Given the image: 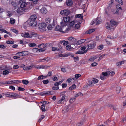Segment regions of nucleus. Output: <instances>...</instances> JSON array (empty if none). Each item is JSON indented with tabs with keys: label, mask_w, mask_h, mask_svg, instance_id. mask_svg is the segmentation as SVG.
<instances>
[{
	"label": "nucleus",
	"mask_w": 126,
	"mask_h": 126,
	"mask_svg": "<svg viewBox=\"0 0 126 126\" xmlns=\"http://www.w3.org/2000/svg\"><path fill=\"white\" fill-rule=\"evenodd\" d=\"M28 5L27 3L25 2H23L20 5L21 9L24 11V12H26L27 8H26Z\"/></svg>",
	"instance_id": "39448f33"
},
{
	"label": "nucleus",
	"mask_w": 126,
	"mask_h": 126,
	"mask_svg": "<svg viewBox=\"0 0 126 126\" xmlns=\"http://www.w3.org/2000/svg\"><path fill=\"white\" fill-rule=\"evenodd\" d=\"M81 76V75L80 74H76L75 75V77L77 79H78L79 77H80Z\"/></svg>",
	"instance_id": "680f3d73"
},
{
	"label": "nucleus",
	"mask_w": 126,
	"mask_h": 126,
	"mask_svg": "<svg viewBox=\"0 0 126 126\" xmlns=\"http://www.w3.org/2000/svg\"><path fill=\"white\" fill-rule=\"evenodd\" d=\"M5 95L6 97H12V94L11 92H7V93L5 94Z\"/></svg>",
	"instance_id": "6ab92c4d"
},
{
	"label": "nucleus",
	"mask_w": 126,
	"mask_h": 126,
	"mask_svg": "<svg viewBox=\"0 0 126 126\" xmlns=\"http://www.w3.org/2000/svg\"><path fill=\"white\" fill-rule=\"evenodd\" d=\"M45 105L43 104L41 106V109L42 111H45L46 110L45 109Z\"/></svg>",
	"instance_id": "cd10ccee"
},
{
	"label": "nucleus",
	"mask_w": 126,
	"mask_h": 126,
	"mask_svg": "<svg viewBox=\"0 0 126 126\" xmlns=\"http://www.w3.org/2000/svg\"><path fill=\"white\" fill-rule=\"evenodd\" d=\"M59 89V87L58 86H57L56 87H55V86H53L52 87V89L53 90H56Z\"/></svg>",
	"instance_id": "4d7b16f0"
},
{
	"label": "nucleus",
	"mask_w": 126,
	"mask_h": 126,
	"mask_svg": "<svg viewBox=\"0 0 126 126\" xmlns=\"http://www.w3.org/2000/svg\"><path fill=\"white\" fill-rule=\"evenodd\" d=\"M108 73H109L110 75L111 76H112L115 73L114 72L112 71L110 72V71H109L108 72Z\"/></svg>",
	"instance_id": "ea45409f"
},
{
	"label": "nucleus",
	"mask_w": 126,
	"mask_h": 126,
	"mask_svg": "<svg viewBox=\"0 0 126 126\" xmlns=\"http://www.w3.org/2000/svg\"><path fill=\"white\" fill-rule=\"evenodd\" d=\"M21 83V81L20 80H12V84H16L18 83Z\"/></svg>",
	"instance_id": "2eb2a0df"
},
{
	"label": "nucleus",
	"mask_w": 126,
	"mask_h": 126,
	"mask_svg": "<svg viewBox=\"0 0 126 126\" xmlns=\"http://www.w3.org/2000/svg\"><path fill=\"white\" fill-rule=\"evenodd\" d=\"M117 2H119L121 4H123V1L122 0H115Z\"/></svg>",
	"instance_id": "6e6d98bb"
},
{
	"label": "nucleus",
	"mask_w": 126,
	"mask_h": 126,
	"mask_svg": "<svg viewBox=\"0 0 126 126\" xmlns=\"http://www.w3.org/2000/svg\"><path fill=\"white\" fill-rule=\"evenodd\" d=\"M94 29H89V30L87 31L86 32V33L87 34L91 33L93 32H94Z\"/></svg>",
	"instance_id": "a211bd4d"
},
{
	"label": "nucleus",
	"mask_w": 126,
	"mask_h": 126,
	"mask_svg": "<svg viewBox=\"0 0 126 126\" xmlns=\"http://www.w3.org/2000/svg\"><path fill=\"white\" fill-rule=\"evenodd\" d=\"M6 43L7 44H13L14 43V42L13 41H6Z\"/></svg>",
	"instance_id": "49530a36"
},
{
	"label": "nucleus",
	"mask_w": 126,
	"mask_h": 126,
	"mask_svg": "<svg viewBox=\"0 0 126 126\" xmlns=\"http://www.w3.org/2000/svg\"><path fill=\"white\" fill-rule=\"evenodd\" d=\"M37 16L35 15H32L30 16V20H36Z\"/></svg>",
	"instance_id": "f8f14e48"
},
{
	"label": "nucleus",
	"mask_w": 126,
	"mask_h": 126,
	"mask_svg": "<svg viewBox=\"0 0 126 126\" xmlns=\"http://www.w3.org/2000/svg\"><path fill=\"white\" fill-rule=\"evenodd\" d=\"M69 44V42H68L67 41H64V43H63V45L64 46L68 44Z\"/></svg>",
	"instance_id": "13d9d810"
},
{
	"label": "nucleus",
	"mask_w": 126,
	"mask_h": 126,
	"mask_svg": "<svg viewBox=\"0 0 126 126\" xmlns=\"http://www.w3.org/2000/svg\"><path fill=\"white\" fill-rule=\"evenodd\" d=\"M58 48L59 49V50L60 51L61 50H62V47L61 45L60 44H59L58 45Z\"/></svg>",
	"instance_id": "0e129e2a"
},
{
	"label": "nucleus",
	"mask_w": 126,
	"mask_h": 126,
	"mask_svg": "<svg viewBox=\"0 0 126 126\" xmlns=\"http://www.w3.org/2000/svg\"><path fill=\"white\" fill-rule=\"evenodd\" d=\"M18 90L19 91H23L25 90V89L24 88H21L20 87H19L18 88Z\"/></svg>",
	"instance_id": "79ce46f5"
},
{
	"label": "nucleus",
	"mask_w": 126,
	"mask_h": 126,
	"mask_svg": "<svg viewBox=\"0 0 126 126\" xmlns=\"http://www.w3.org/2000/svg\"><path fill=\"white\" fill-rule=\"evenodd\" d=\"M71 30V27H68V28H66L65 30L64 29V28L60 27L59 26H57L55 30V31H57L62 32H65L67 31L70 30Z\"/></svg>",
	"instance_id": "7ed1b4c3"
},
{
	"label": "nucleus",
	"mask_w": 126,
	"mask_h": 126,
	"mask_svg": "<svg viewBox=\"0 0 126 126\" xmlns=\"http://www.w3.org/2000/svg\"><path fill=\"white\" fill-rule=\"evenodd\" d=\"M52 49L53 51H60L59 50V49L58 48V47H52Z\"/></svg>",
	"instance_id": "a19ab883"
},
{
	"label": "nucleus",
	"mask_w": 126,
	"mask_h": 126,
	"mask_svg": "<svg viewBox=\"0 0 126 126\" xmlns=\"http://www.w3.org/2000/svg\"><path fill=\"white\" fill-rule=\"evenodd\" d=\"M116 8H117V9L119 10H122V9L121 8V6H120V4H118V5H116Z\"/></svg>",
	"instance_id": "c03bdc74"
},
{
	"label": "nucleus",
	"mask_w": 126,
	"mask_h": 126,
	"mask_svg": "<svg viewBox=\"0 0 126 126\" xmlns=\"http://www.w3.org/2000/svg\"><path fill=\"white\" fill-rule=\"evenodd\" d=\"M7 15L8 16H10L12 15V13L8 11L7 12Z\"/></svg>",
	"instance_id": "a18cd8bd"
},
{
	"label": "nucleus",
	"mask_w": 126,
	"mask_h": 126,
	"mask_svg": "<svg viewBox=\"0 0 126 126\" xmlns=\"http://www.w3.org/2000/svg\"><path fill=\"white\" fill-rule=\"evenodd\" d=\"M96 45V42L93 41L91 42L90 44L87 45L88 49H93L95 47Z\"/></svg>",
	"instance_id": "0eeeda50"
},
{
	"label": "nucleus",
	"mask_w": 126,
	"mask_h": 126,
	"mask_svg": "<svg viewBox=\"0 0 126 126\" xmlns=\"http://www.w3.org/2000/svg\"><path fill=\"white\" fill-rule=\"evenodd\" d=\"M53 92L54 91H47L48 94H52L53 93Z\"/></svg>",
	"instance_id": "774afa93"
},
{
	"label": "nucleus",
	"mask_w": 126,
	"mask_h": 126,
	"mask_svg": "<svg viewBox=\"0 0 126 126\" xmlns=\"http://www.w3.org/2000/svg\"><path fill=\"white\" fill-rule=\"evenodd\" d=\"M17 12L18 13H22L24 12V11L21 9V8H18L17 10Z\"/></svg>",
	"instance_id": "393cba45"
},
{
	"label": "nucleus",
	"mask_w": 126,
	"mask_h": 126,
	"mask_svg": "<svg viewBox=\"0 0 126 126\" xmlns=\"http://www.w3.org/2000/svg\"><path fill=\"white\" fill-rule=\"evenodd\" d=\"M86 50L84 51H78L76 52V53L78 54H83L86 53Z\"/></svg>",
	"instance_id": "2f4dec72"
},
{
	"label": "nucleus",
	"mask_w": 126,
	"mask_h": 126,
	"mask_svg": "<svg viewBox=\"0 0 126 126\" xmlns=\"http://www.w3.org/2000/svg\"><path fill=\"white\" fill-rule=\"evenodd\" d=\"M102 21V20L99 17H98L97 18V19H94L92 21L91 23V25H93L94 23L96 25L99 24Z\"/></svg>",
	"instance_id": "423d86ee"
},
{
	"label": "nucleus",
	"mask_w": 126,
	"mask_h": 126,
	"mask_svg": "<svg viewBox=\"0 0 126 126\" xmlns=\"http://www.w3.org/2000/svg\"><path fill=\"white\" fill-rule=\"evenodd\" d=\"M51 21V19L50 18H47L46 19V23H47L49 24L50 23Z\"/></svg>",
	"instance_id": "72a5a7b5"
},
{
	"label": "nucleus",
	"mask_w": 126,
	"mask_h": 126,
	"mask_svg": "<svg viewBox=\"0 0 126 126\" xmlns=\"http://www.w3.org/2000/svg\"><path fill=\"white\" fill-rule=\"evenodd\" d=\"M125 61H122L120 62H117L116 63V65L118 66H119L120 65H121L124 64V62H125Z\"/></svg>",
	"instance_id": "b1692460"
},
{
	"label": "nucleus",
	"mask_w": 126,
	"mask_h": 126,
	"mask_svg": "<svg viewBox=\"0 0 126 126\" xmlns=\"http://www.w3.org/2000/svg\"><path fill=\"white\" fill-rule=\"evenodd\" d=\"M0 31L2 32H5V33H7L8 32L6 30L2 29H0Z\"/></svg>",
	"instance_id": "5fc2aeb1"
},
{
	"label": "nucleus",
	"mask_w": 126,
	"mask_h": 126,
	"mask_svg": "<svg viewBox=\"0 0 126 126\" xmlns=\"http://www.w3.org/2000/svg\"><path fill=\"white\" fill-rule=\"evenodd\" d=\"M106 42L109 45H111V43L110 42L109 40H108L107 39H106Z\"/></svg>",
	"instance_id": "338daca9"
},
{
	"label": "nucleus",
	"mask_w": 126,
	"mask_h": 126,
	"mask_svg": "<svg viewBox=\"0 0 126 126\" xmlns=\"http://www.w3.org/2000/svg\"><path fill=\"white\" fill-rule=\"evenodd\" d=\"M22 52V55L21 56H26L28 54V52L27 51H23Z\"/></svg>",
	"instance_id": "5701e85b"
},
{
	"label": "nucleus",
	"mask_w": 126,
	"mask_h": 126,
	"mask_svg": "<svg viewBox=\"0 0 126 126\" xmlns=\"http://www.w3.org/2000/svg\"><path fill=\"white\" fill-rule=\"evenodd\" d=\"M12 97H14L18 96V95L16 93H12Z\"/></svg>",
	"instance_id": "8fccbe9b"
},
{
	"label": "nucleus",
	"mask_w": 126,
	"mask_h": 126,
	"mask_svg": "<svg viewBox=\"0 0 126 126\" xmlns=\"http://www.w3.org/2000/svg\"><path fill=\"white\" fill-rule=\"evenodd\" d=\"M80 26V25L79 24H77L75 25V27L76 29H78Z\"/></svg>",
	"instance_id": "052dcab7"
},
{
	"label": "nucleus",
	"mask_w": 126,
	"mask_h": 126,
	"mask_svg": "<svg viewBox=\"0 0 126 126\" xmlns=\"http://www.w3.org/2000/svg\"><path fill=\"white\" fill-rule=\"evenodd\" d=\"M46 46V45H44L43 44H41L38 46V47L41 49H43Z\"/></svg>",
	"instance_id": "f3484780"
},
{
	"label": "nucleus",
	"mask_w": 126,
	"mask_h": 126,
	"mask_svg": "<svg viewBox=\"0 0 126 126\" xmlns=\"http://www.w3.org/2000/svg\"><path fill=\"white\" fill-rule=\"evenodd\" d=\"M46 26V24L44 23H40L39 25V28L40 29H42L45 28Z\"/></svg>",
	"instance_id": "9d476101"
},
{
	"label": "nucleus",
	"mask_w": 126,
	"mask_h": 126,
	"mask_svg": "<svg viewBox=\"0 0 126 126\" xmlns=\"http://www.w3.org/2000/svg\"><path fill=\"white\" fill-rule=\"evenodd\" d=\"M5 84H12V80L11 81H6L5 82Z\"/></svg>",
	"instance_id": "de8ad7c7"
},
{
	"label": "nucleus",
	"mask_w": 126,
	"mask_h": 126,
	"mask_svg": "<svg viewBox=\"0 0 126 126\" xmlns=\"http://www.w3.org/2000/svg\"><path fill=\"white\" fill-rule=\"evenodd\" d=\"M75 17L77 18H80L81 19H83V17L82 14L76 15L75 16Z\"/></svg>",
	"instance_id": "aec40b11"
},
{
	"label": "nucleus",
	"mask_w": 126,
	"mask_h": 126,
	"mask_svg": "<svg viewBox=\"0 0 126 126\" xmlns=\"http://www.w3.org/2000/svg\"><path fill=\"white\" fill-rule=\"evenodd\" d=\"M76 86L75 84H73L69 88V90H71L73 89L76 88Z\"/></svg>",
	"instance_id": "412c9836"
},
{
	"label": "nucleus",
	"mask_w": 126,
	"mask_h": 126,
	"mask_svg": "<svg viewBox=\"0 0 126 126\" xmlns=\"http://www.w3.org/2000/svg\"><path fill=\"white\" fill-rule=\"evenodd\" d=\"M117 23L113 20H111L110 21V24H109L107 23L106 24V28L108 30H110L113 29L114 27L116 26Z\"/></svg>",
	"instance_id": "f03ea898"
},
{
	"label": "nucleus",
	"mask_w": 126,
	"mask_h": 126,
	"mask_svg": "<svg viewBox=\"0 0 126 126\" xmlns=\"http://www.w3.org/2000/svg\"><path fill=\"white\" fill-rule=\"evenodd\" d=\"M52 80L54 81H56L58 80V79L56 76H55L52 78Z\"/></svg>",
	"instance_id": "58836bf2"
},
{
	"label": "nucleus",
	"mask_w": 126,
	"mask_h": 126,
	"mask_svg": "<svg viewBox=\"0 0 126 126\" xmlns=\"http://www.w3.org/2000/svg\"><path fill=\"white\" fill-rule=\"evenodd\" d=\"M44 76L43 75H40L38 77V78L37 79L38 80H40L41 79H44Z\"/></svg>",
	"instance_id": "4c0bfd02"
},
{
	"label": "nucleus",
	"mask_w": 126,
	"mask_h": 126,
	"mask_svg": "<svg viewBox=\"0 0 126 126\" xmlns=\"http://www.w3.org/2000/svg\"><path fill=\"white\" fill-rule=\"evenodd\" d=\"M97 58V57L96 56H93L89 59V60L91 62L94 61Z\"/></svg>",
	"instance_id": "dca6fc26"
},
{
	"label": "nucleus",
	"mask_w": 126,
	"mask_h": 126,
	"mask_svg": "<svg viewBox=\"0 0 126 126\" xmlns=\"http://www.w3.org/2000/svg\"><path fill=\"white\" fill-rule=\"evenodd\" d=\"M43 83L44 84H47L49 82V81L48 79L43 80Z\"/></svg>",
	"instance_id": "37998d69"
},
{
	"label": "nucleus",
	"mask_w": 126,
	"mask_h": 126,
	"mask_svg": "<svg viewBox=\"0 0 126 126\" xmlns=\"http://www.w3.org/2000/svg\"><path fill=\"white\" fill-rule=\"evenodd\" d=\"M121 89V88L119 86H117L116 88V91L117 93H119L120 92Z\"/></svg>",
	"instance_id": "c756f323"
},
{
	"label": "nucleus",
	"mask_w": 126,
	"mask_h": 126,
	"mask_svg": "<svg viewBox=\"0 0 126 126\" xmlns=\"http://www.w3.org/2000/svg\"><path fill=\"white\" fill-rule=\"evenodd\" d=\"M35 44L34 43H30L29 44V46L30 47H34L36 46Z\"/></svg>",
	"instance_id": "864d4df0"
},
{
	"label": "nucleus",
	"mask_w": 126,
	"mask_h": 126,
	"mask_svg": "<svg viewBox=\"0 0 126 126\" xmlns=\"http://www.w3.org/2000/svg\"><path fill=\"white\" fill-rule=\"evenodd\" d=\"M66 5L69 6H71L73 3L72 0H66Z\"/></svg>",
	"instance_id": "9b49d317"
},
{
	"label": "nucleus",
	"mask_w": 126,
	"mask_h": 126,
	"mask_svg": "<svg viewBox=\"0 0 126 126\" xmlns=\"http://www.w3.org/2000/svg\"><path fill=\"white\" fill-rule=\"evenodd\" d=\"M103 47V45H101L98 46L97 47V49L99 50H101L102 49Z\"/></svg>",
	"instance_id": "e433bc0d"
},
{
	"label": "nucleus",
	"mask_w": 126,
	"mask_h": 126,
	"mask_svg": "<svg viewBox=\"0 0 126 126\" xmlns=\"http://www.w3.org/2000/svg\"><path fill=\"white\" fill-rule=\"evenodd\" d=\"M30 21L29 22L30 25L33 26H34L37 24V23L36 20H30Z\"/></svg>",
	"instance_id": "1a4fd4ad"
},
{
	"label": "nucleus",
	"mask_w": 126,
	"mask_h": 126,
	"mask_svg": "<svg viewBox=\"0 0 126 126\" xmlns=\"http://www.w3.org/2000/svg\"><path fill=\"white\" fill-rule=\"evenodd\" d=\"M92 81L93 83H96L98 82V80L95 78H93L92 79Z\"/></svg>",
	"instance_id": "7c9ffc66"
},
{
	"label": "nucleus",
	"mask_w": 126,
	"mask_h": 126,
	"mask_svg": "<svg viewBox=\"0 0 126 126\" xmlns=\"http://www.w3.org/2000/svg\"><path fill=\"white\" fill-rule=\"evenodd\" d=\"M31 35L32 36H33L34 37H36L37 36L38 34L35 33L34 32H32L31 33Z\"/></svg>",
	"instance_id": "09e8293b"
},
{
	"label": "nucleus",
	"mask_w": 126,
	"mask_h": 126,
	"mask_svg": "<svg viewBox=\"0 0 126 126\" xmlns=\"http://www.w3.org/2000/svg\"><path fill=\"white\" fill-rule=\"evenodd\" d=\"M35 49L36 50V51H39V52H41L43 51H44V50L42 49H39L38 48H35Z\"/></svg>",
	"instance_id": "603ef678"
},
{
	"label": "nucleus",
	"mask_w": 126,
	"mask_h": 126,
	"mask_svg": "<svg viewBox=\"0 0 126 126\" xmlns=\"http://www.w3.org/2000/svg\"><path fill=\"white\" fill-rule=\"evenodd\" d=\"M70 11L68 10H61L60 14L63 15H67L70 14Z\"/></svg>",
	"instance_id": "6e6552de"
},
{
	"label": "nucleus",
	"mask_w": 126,
	"mask_h": 126,
	"mask_svg": "<svg viewBox=\"0 0 126 126\" xmlns=\"http://www.w3.org/2000/svg\"><path fill=\"white\" fill-rule=\"evenodd\" d=\"M9 73V71L7 70H4L3 72V74L4 75L8 74Z\"/></svg>",
	"instance_id": "473e14b6"
},
{
	"label": "nucleus",
	"mask_w": 126,
	"mask_h": 126,
	"mask_svg": "<svg viewBox=\"0 0 126 126\" xmlns=\"http://www.w3.org/2000/svg\"><path fill=\"white\" fill-rule=\"evenodd\" d=\"M66 48L68 50H72L73 49V47H71L70 45H69L66 46Z\"/></svg>",
	"instance_id": "bb28decb"
},
{
	"label": "nucleus",
	"mask_w": 126,
	"mask_h": 126,
	"mask_svg": "<svg viewBox=\"0 0 126 126\" xmlns=\"http://www.w3.org/2000/svg\"><path fill=\"white\" fill-rule=\"evenodd\" d=\"M47 91H46L40 93V95L41 96L45 95L47 94H48Z\"/></svg>",
	"instance_id": "4be33fe9"
},
{
	"label": "nucleus",
	"mask_w": 126,
	"mask_h": 126,
	"mask_svg": "<svg viewBox=\"0 0 126 126\" xmlns=\"http://www.w3.org/2000/svg\"><path fill=\"white\" fill-rule=\"evenodd\" d=\"M15 22V19L13 18H11L10 21V23L12 24H13Z\"/></svg>",
	"instance_id": "f704fd0d"
},
{
	"label": "nucleus",
	"mask_w": 126,
	"mask_h": 126,
	"mask_svg": "<svg viewBox=\"0 0 126 126\" xmlns=\"http://www.w3.org/2000/svg\"><path fill=\"white\" fill-rule=\"evenodd\" d=\"M68 40L69 41V43L71 45H77V40L74 38L73 37H70L68 38Z\"/></svg>",
	"instance_id": "20e7f679"
},
{
	"label": "nucleus",
	"mask_w": 126,
	"mask_h": 126,
	"mask_svg": "<svg viewBox=\"0 0 126 126\" xmlns=\"http://www.w3.org/2000/svg\"><path fill=\"white\" fill-rule=\"evenodd\" d=\"M70 17L68 16L64 17L62 21L61 22V27L64 28V29L65 26L67 25V23L70 22Z\"/></svg>",
	"instance_id": "f257e3e1"
},
{
	"label": "nucleus",
	"mask_w": 126,
	"mask_h": 126,
	"mask_svg": "<svg viewBox=\"0 0 126 126\" xmlns=\"http://www.w3.org/2000/svg\"><path fill=\"white\" fill-rule=\"evenodd\" d=\"M22 82L23 83L26 85L27 84L29 83V81L27 80H23Z\"/></svg>",
	"instance_id": "c85d7f7f"
},
{
	"label": "nucleus",
	"mask_w": 126,
	"mask_h": 126,
	"mask_svg": "<svg viewBox=\"0 0 126 126\" xmlns=\"http://www.w3.org/2000/svg\"><path fill=\"white\" fill-rule=\"evenodd\" d=\"M85 40L84 39H81L78 40L77 42V45L80 44L84 43Z\"/></svg>",
	"instance_id": "4468645a"
},
{
	"label": "nucleus",
	"mask_w": 126,
	"mask_h": 126,
	"mask_svg": "<svg viewBox=\"0 0 126 126\" xmlns=\"http://www.w3.org/2000/svg\"><path fill=\"white\" fill-rule=\"evenodd\" d=\"M83 95V94L81 93H79L76 94L75 95V97H77L78 96H81Z\"/></svg>",
	"instance_id": "c9c22d12"
},
{
	"label": "nucleus",
	"mask_w": 126,
	"mask_h": 126,
	"mask_svg": "<svg viewBox=\"0 0 126 126\" xmlns=\"http://www.w3.org/2000/svg\"><path fill=\"white\" fill-rule=\"evenodd\" d=\"M32 66H29L28 67H24V70H30L32 68Z\"/></svg>",
	"instance_id": "a878e982"
},
{
	"label": "nucleus",
	"mask_w": 126,
	"mask_h": 126,
	"mask_svg": "<svg viewBox=\"0 0 126 126\" xmlns=\"http://www.w3.org/2000/svg\"><path fill=\"white\" fill-rule=\"evenodd\" d=\"M12 31L13 32L16 33H18V31L15 29H12Z\"/></svg>",
	"instance_id": "bf43d9fd"
},
{
	"label": "nucleus",
	"mask_w": 126,
	"mask_h": 126,
	"mask_svg": "<svg viewBox=\"0 0 126 126\" xmlns=\"http://www.w3.org/2000/svg\"><path fill=\"white\" fill-rule=\"evenodd\" d=\"M75 23L74 22V21H72L71 22H70V27H72L74 25Z\"/></svg>",
	"instance_id": "e2e57ef3"
},
{
	"label": "nucleus",
	"mask_w": 126,
	"mask_h": 126,
	"mask_svg": "<svg viewBox=\"0 0 126 126\" xmlns=\"http://www.w3.org/2000/svg\"><path fill=\"white\" fill-rule=\"evenodd\" d=\"M40 11L42 13L44 14H46L47 12L46 8L45 7H42L40 10Z\"/></svg>",
	"instance_id": "ddd939ff"
},
{
	"label": "nucleus",
	"mask_w": 126,
	"mask_h": 126,
	"mask_svg": "<svg viewBox=\"0 0 126 126\" xmlns=\"http://www.w3.org/2000/svg\"><path fill=\"white\" fill-rule=\"evenodd\" d=\"M105 56V54H103L101 55L99 57V59L98 60H101L103 57L104 56Z\"/></svg>",
	"instance_id": "3c124183"
},
{
	"label": "nucleus",
	"mask_w": 126,
	"mask_h": 126,
	"mask_svg": "<svg viewBox=\"0 0 126 126\" xmlns=\"http://www.w3.org/2000/svg\"><path fill=\"white\" fill-rule=\"evenodd\" d=\"M9 88L11 89H12L13 90H15V88L13 86H9Z\"/></svg>",
	"instance_id": "69168bd1"
}]
</instances>
